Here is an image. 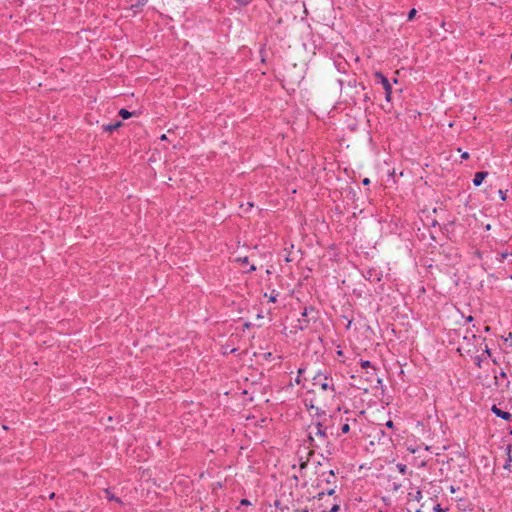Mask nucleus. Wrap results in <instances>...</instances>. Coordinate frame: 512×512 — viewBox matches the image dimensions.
I'll list each match as a JSON object with an SVG mask.
<instances>
[{
    "mask_svg": "<svg viewBox=\"0 0 512 512\" xmlns=\"http://www.w3.org/2000/svg\"><path fill=\"white\" fill-rule=\"evenodd\" d=\"M434 512H444V510L441 508V505H440V504H437V505L434 507Z\"/></svg>",
    "mask_w": 512,
    "mask_h": 512,
    "instance_id": "aec40b11",
    "label": "nucleus"
},
{
    "mask_svg": "<svg viewBox=\"0 0 512 512\" xmlns=\"http://www.w3.org/2000/svg\"><path fill=\"white\" fill-rule=\"evenodd\" d=\"M295 381H296V383H297V384H299V383H300V378H299V376L296 378V380H295Z\"/></svg>",
    "mask_w": 512,
    "mask_h": 512,
    "instance_id": "4c0bfd02",
    "label": "nucleus"
},
{
    "mask_svg": "<svg viewBox=\"0 0 512 512\" xmlns=\"http://www.w3.org/2000/svg\"><path fill=\"white\" fill-rule=\"evenodd\" d=\"M368 280H371V271H368V277H366Z\"/></svg>",
    "mask_w": 512,
    "mask_h": 512,
    "instance_id": "c9c22d12",
    "label": "nucleus"
},
{
    "mask_svg": "<svg viewBox=\"0 0 512 512\" xmlns=\"http://www.w3.org/2000/svg\"><path fill=\"white\" fill-rule=\"evenodd\" d=\"M121 124H122V123H121L120 121H118V122H116V123H114V124L104 125V126H103V129H104L105 131H109V132H111V131H113V130H115V129L119 128V127L121 126Z\"/></svg>",
    "mask_w": 512,
    "mask_h": 512,
    "instance_id": "1a4fd4ad",
    "label": "nucleus"
},
{
    "mask_svg": "<svg viewBox=\"0 0 512 512\" xmlns=\"http://www.w3.org/2000/svg\"><path fill=\"white\" fill-rule=\"evenodd\" d=\"M307 466V463H301L300 467L301 469H304Z\"/></svg>",
    "mask_w": 512,
    "mask_h": 512,
    "instance_id": "473e14b6",
    "label": "nucleus"
},
{
    "mask_svg": "<svg viewBox=\"0 0 512 512\" xmlns=\"http://www.w3.org/2000/svg\"><path fill=\"white\" fill-rule=\"evenodd\" d=\"M237 2L243 4V5H246L248 4L251 0H236Z\"/></svg>",
    "mask_w": 512,
    "mask_h": 512,
    "instance_id": "393cba45",
    "label": "nucleus"
},
{
    "mask_svg": "<svg viewBox=\"0 0 512 512\" xmlns=\"http://www.w3.org/2000/svg\"><path fill=\"white\" fill-rule=\"evenodd\" d=\"M361 367L362 368H369L371 367V362L368 360H361Z\"/></svg>",
    "mask_w": 512,
    "mask_h": 512,
    "instance_id": "a211bd4d",
    "label": "nucleus"
},
{
    "mask_svg": "<svg viewBox=\"0 0 512 512\" xmlns=\"http://www.w3.org/2000/svg\"><path fill=\"white\" fill-rule=\"evenodd\" d=\"M368 280H371V271H368V277H366Z\"/></svg>",
    "mask_w": 512,
    "mask_h": 512,
    "instance_id": "f704fd0d",
    "label": "nucleus"
},
{
    "mask_svg": "<svg viewBox=\"0 0 512 512\" xmlns=\"http://www.w3.org/2000/svg\"><path fill=\"white\" fill-rule=\"evenodd\" d=\"M374 77H375L376 81L381 83V85L383 86V89L385 90V98H386V100L390 101L391 100V95H392V86H391L389 80L380 71H376L374 73Z\"/></svg>",
    "mask_w": 512,
    "mask_h": 512,
    "instance_id": "20e7f679",
    "label": "nucleus"
},
{
    "mask_svg": "<svg viewBox=\"0 0 512 512\" xmlns=\"http://www.w3.org/2000/svg\"><path fill=\"white\" fill-rule=\"evenodd\" d=\"M336 476L333 470L321 472L316 479V487L320 490L315 498L322 500L324 496H332L336 491Z\"/></svg>",
    "mask_w": 512,
    "mask_h": 512,
    "instance_id": "f03ea898",
    "label": "nucleus"
},
{
    "mask_svg": "<svg viewBox=\"0 0 512 512\" xmlns=\"http://www.w3.org/2000/svg\"><path fill=\"white\" fill-rule=\"evenodd\" d=\"M349 431H350V426H349V424H348V423L343 424V425H342V427H341V432H342L343 434H346V433H348Z\"/></svg>",
    "mask_w": 512,
    "mask_h": 512,
    "instance_id": "f3484780",
    "label": "nucleus"
},
{
    "mask_svg": "<svg viewBox=\"0 0 512 512\" xmlns=\"http://www.w3.org/2000/svg\"><path fill=\"white\" fill-rule=\"evenodd\" d=\"M250 504H251L250 501L247 500V499H242L241 500V505H250Z\"/></svg>",
    "mask_w": 512,
    "mask_h": 512,
    "instance_id": "b1692460",
    "label": "nucleus"
},
{
    "mask_svg": "<svg viewBox=\"0 0 512 512\" xmlns=\"http://www.w3.org/2000/svg\"><path fill=\"white\" fill-rule=\"evenodd\" d=\"M340 510V506L338 503H334L329 509H324L323 512H338Z\"/></svg>",
    "mask_w": 512,
    "mask_h": 512,
    "instance_id": "ddd939ff",
    "label": "nucleus"
},
{
    "mask_svg": "<svg viewBox=\"0 0 512 512\" xmlns=\"http://www.w3.org/2000/svg\"><path fill=\"white\" fill-rule=\"evenodd\" d=\"M368 280H371V271H368V277H366Z\"/></svg>",
    "mask_w": 512,
    "mask_h": 512,
    "instance_id": "72a5a7b5",
    "label": "nucleus"
},
{
    "mask_svg": "<svg viewBox=\"0 0 512 512\" xmlns=\"http://www.w3.org/2000/svg\"><path fill=\"white\" fill-rule=\"evenodd\" d=\"M475 360H476V364L480 367V365H481V361L483 360L482 356H477V357L475 358Z\"/></svg>",
    "mask_w": 512,
    "mask_h": 512,
    "instance_id": "412c9836",
    "label": "nucleus"
},
{
    "mask_svg": "<svg viewBox=\"0 0 512 512\" xmlns=\"http://www.w3.org/2000/svg\"><path fill=\"white\" fill-rule=\"evenodd\" d=\"M147 4V0H136V3L132 5V8H140Z\"/></svg>",
    "mask_w": 512,
    "mask_h": 512,
    "instance_id": "2eb2a0df",
    "label": "nucleus"
},
{
    "mask_svg": "<svg viewBox=\"0 0 512 512\" xmlns=\"http://www.w3.org/2000/svg\"><path fill=\"white\" fill-rule=\"evenodd\" d=\"M491 411L495 416H497L503 420L510 421L512 419L511 413L501 410L496 405L492 406Z\"/></svg>",
    "mask_w": 512,
    "mask_h": 512,
    "instance_id": "39448f33",
    "label": "nucleus"
},
{
    "mask_svg": "<svg viewBox=\"0 0 512 512\" xmlns=\"http://www.w3.org/2000/svg\"><path fill=\"white\" fill-rule=\"evenodd\" d=\"M312 380L313 385L319 386L323 391L331 390L332 392H335V386L328 373L319 371L316 373Z\"/></svg>",
    "mask_w": 512,
    "mask_h": 512,
    "instance_id": "7ed1b4c3",
    "label": "nucleus"
},
{
    "mask_svg": "<svg viewBox=\"0 0 512 512\" xmlns=\"http://www.w3.org/2000/svg\"><path fill=\"white\" fill-rule=\"evenodd\" d=\"M119 115L123 118V119H128L132 116V113L129 112L128 110L122 108L120 109L119 111Z\"/></svg>",
    "mask_w": 512,
    "mask_h": 512,
    "instance_id": "9b49d317",
    "label": "nucleus"
},
{
    "mask_svg": "<svg viewBox=\"0 0 512 512\" xmlns=\"http://www.w3.org/2000/svg\"><path fill=\"white\" fill-rule=\"evenodd\" d=\"M242 263H248V257L239 258Z\"/></svg>",
    "mask_w": 512,
    "mask_h": 512,
    "instance_id": "bb28decb",
    "label": "nucleus"
},
{
    "mask_svg": "<svg viewBox=\"0 0 512 512\" xmlns=\"http://www.w3.org/2000/svg\"><path fill=\"white\" fill-rule=\"evenodd\" d=\"M498 194L502 201L506 200V192H504L503 190L500 189V190H498Z\"/></svg>",
    "mask_w": 512,
    "mask_h": 512,
    "instance_id": "6ab92c4d",
    "label": "nucleus"
},
{
    "mask_svg": "<svg viewBox=\"0 0 512 512\" xmlns=\"http://www.w3.org/2000/svg\"><path fill=\"white\" fill-rule=\"evenodd\" d=\"M54 496H55V494H54V493H52V494L50 495V498L52 499V498H54Z\"/></svg>",
    "mask_w": 512,
    "mask_h": 512,
    "instance_id": "c03bdc74",
    "label": "nucleus"
},
{
    "mask_svg": "<svg viewBox=\"0 0 512 512\" xmlns=\"http://www.w3.org/2000/svg\"><path fill=\"white\" fill-rule=\"evenodd\" d=\"M255 270H256V267H255L254 265H252V266L250 267V271H255Z\"/></svg>",
    "mask_w": 512,
    "mask_h": 512,
    "instance_id": "e433bc0d",
    "label": "nucleus"
},
{
    "mask_svg": "<svg viewBox=\"0 0 512 512\" xmlns=\"http://www.w3.org/2000/svg\"><path fill=\"white\" fill-rule=\"evenodd\" d=\"M421 496V492L418 491L417 494H416V497H420Z\"/></svg>",
    "mask_w": 512,
    "mask_h": 512,
    "instance_id": "58836bf2",
    "label": "nucleus"
},
{
    "mask_svg": "<svg viewBox=\"0 0 512 512\" xmlns=\"http://www.w3.org/2000/svg\"><path fill=\"white\" fill-rule=\"evenodd\" d=\"M279 295V292L276 290H272L269 295V301L272 303H275L277 301V297Z\"/></svg>",
    "mask_w": 512,
    "mask_h": 512,
    "instance_id": "f8f14e48",
    "label": "nucleus"
},
{
    "mask_svg": "<svg viewBox=\"0 0 512 512\" xmlns=\"http://www.w3.org/2000/svg\"><path fill=\"white\" fill-rule=\"evenodd\" d=\"M161 139H162V140H165V139H166V135H164V134H163V135L161 136Z\"/></svg>",
    "mask_w": 512,
    "mask_h": 512,
    "instance_id": "a19ab883",
    "label": "nucleus"
},
{
    "mask_svg": "<svg viewBox=\"0 0 512 512\" xmlns=\"http://www.w3.org/2000/svg\"><path fill=\"white\" fill-rule=\"evenodd\" d=\"M511 446L509 445L507 447V459L505 461V464L503 465V468L506 469V470H511V462H512V458H511Z\"/></svg>",
    "mask_w": 512,
    "mask_h": 512,
    "instance_id": "6e6552de",
    "label": "nucleus"
},
{
    "mask_svg": "<svg viewBox=\"0 0 512 512\" xmlns=\"http://www.w3.org/2000/svg\"><path fill=\"white\" fill-rule=\"evenodd\" d=\"M490 330V327L489 326H486L485 327V331H489Z\"/></svg>",
    "mask_w": 512,
    "mask_h": 512,
    "instance_id": "79ce46f5",
    "label": "nucleus"
},
{
    "mask_svg": "<svg viewBox=\"0 0 512 512\" xmlns=\"http://www.w3.org/2000/svg\"><path fill=\"white\" fill-rule=\"evenodd\" d=\"M304 370H305L304 368H299L298 369V375L300 376L304 372Z\"/></svg>",
    "mask_w": 512,
    "mask_h": 512,
    "instance_id": "2f4dec72",
    "label": "nucleus"
},
{
    "mask_svg": "<svg viewBox=\"0 0 512 512\" xmlns=\"http://www.w3.org/2000/svg\"><path fill=\"white\" fill-rule=\"evenodd\" d=\"M466 321H467V322H472V321H473V317H472L471 315H470V316H468V317L466 318Z\"/></svg>",
    "mask_w": 512,
    "mask_h": 512,
    "instance_id": "7c9ffc66",
    "label": "nucleus"
},
{
    "mask_svg": "<svg viewBox=\"0 0 512 512\" xmlns=\"http://www.w3.org/2000/svg\"><path fill=\"white\" fill-rule=\"evenodd\" d=\"M421 496V492L418 491L417 494H416V497H420Z\"/></svg>",
    "mask_w": 512,
    "mask_h": 512,
    "instance_id": "ea45409f",
    "label": "nucleus"
},
{
    "mask_svg": "<svg viewBox=\"0 0 512 512\" xmlns=\"http://www.w3.org/2000/svg\"><path fill=\"white\" fill-rule=\"evenodd\" d=\"M493 363L494 364H498L497 360L496 359H493Z\"/></svg>",
    "mask_w": 512,
    "mask_h": 512,
    "instance_id": "37998d69",
    "label": "nucleus"
},
{
    "mask_svg": "<svg viewBox=\"0 0 512 512\" xmlns=\"http://www.w3.org/2000/svg\"><path fill=\"white\" fill-rule=\"evenodd\" d=\"M499 378H503V379L507 378V374H506V372L502 370L498 375L496 374V375L494 376V379H495V385H496V386H499V385H500V383H499Z\"/></svg>",
    "mask_w": 512,
    "mask_h": 512,
    "instance_id": "9d476101",
    "label": "nucleus"
},
{
    "mask_svg": "<svg viewBox=\"0 0 512 512\" xmlns=\"http://www.w3.org/2000/svg\"><path fill=\"white\" fill-rule=\"evenodd\" d=\"M393 426H394V423H393L392 420H389V421L386 422V427L393 428Z\"/></svg>",
    "mask_w": 512,
    "mask_h": 512,
    "instance_id": "5701e85b",
    "label": "nucleus"
},
{
    "mask_svg": "<svg viewBox=\"0 0 512 512\" xmlns=\"http://www.w3.org/2000/svg\"><path fill=\"white\" fill-rule=\"evenodd\" d=\"M416 14H417V10L415 8L411 9L407 16L408 21L413 20L414 17L416 16Z\"/></svg>",
    "mask_w": 512,
    "mask_h": 512,
    "instance_id": "dca6fc26",
    "label": "nucleus"
},
{
    "mask_svg": "<svg viewBox=\"0 0 512 512\" xmlns=\"http://www.w3.org/2000/svg\"><path fill=\"white\" fill-rule=\"evenodd\" d=\"M398 471L401 473V474H406L407 472V466L405 464H402V463H398L396 465Z\"/></svg>",
    "mask_w": 512,
    "mask_h": 512,
    "instance_id": "4468645a",
    "label": "nucleus"
},
{
    "mask_svg": "<svg viewBox=\"0 0 512 512\" xmlns=\"http://www.w3.org/2000/svg\"><path fill=\"white\" fill-rule=\"evenodd\" d=\"M461 158H462V159H464V160H467V159L469 158V153H468V152H466V151H465V152H463V153L461 154Z\"/></svg>",
    "mask_w": 512,
    "mask_h": 512,
    "instance_id": "4be33fe9",
    "label": "nucleus"
},
{
    "mask_svg": "<svg viewBox=\"0 0 512 512\" xmlns=\"http://www.w3.org/2000/svg\"><path fill=\"white\" fill-rule=\"evenodd\" d=\"M507 256H508V254H507V253H502V254H501V259H500V260H501V261H503Z\"/></svg>",
    "mask_w": 512,
    "mask_h": 512,
    "instance_id": "c756f323",
    "label": "nucleus"
},
{
    "mask_svg": "<svg viewBox=\"0 0 512 512\" xmlns=\"http://www.w3.org/2000/svg\"><path fill=\"white\" fill-rule=\"evenodd\" d=\"M309 428L308 440L310 447L314 449L326 448L327 454L331 455L332 445L328 439L327 428L321 422H317Z\"/></svg>",
    "mask_w": 512,
    "mask_h": 512,
    "instance_id": "f257e3e1",
    "label": "nucleus"
},
{
    "mask_svg": "<svg viewBox=\"0 0 512 512\" xmlns=\"http://www.w3.org/2000/svg\"><path fill=\"white\" fill-rule=\"evenodd\" d=\"M487 176H488V172H486V171L477 172L474 175L473 184L475 186H480Z\"/></svg>",
    "mask_w": 512,
    "mask_h": 512,
    "instance_id": "423d86ee",
    "label": "nucleus"
},
{
    "mask_svg": "<svg viewBox=\"0 0 512 512\" xmlns=\"http://www.w3.org/2000/svg\"><path fill=\"white\" fill-rule=\"evenodd\" d=\"M103 492L105 494V498L108 499L109 501H115L119 504H122L121 499L116 497L110 489H104Z\"/></svg>",
    "mask_w": 512,
    "mask_h": 512,
    "instance_id": "0eeeda50",
    "label": "nucleus"
},
{
    "mask_svg": "<svg viewBox=\"0 0 512 512\" xmlns=\"http://www.w3.org/2000/svg\"><path fill=\"white\" fill-rule=\"evenodd\" d=\"M484 353L487 354L488 356H490L491 352H490V349L488 348V346H486Z\"/></svg>",
    "mask_w": 512,
    "mask_h": 512,
    "instance_id": "cd10ccee",
    "label": "nucleus"
},
{
    "mask_svg": "<svg viewBox=\"0 0 512 512\" xmlns=\"http://www.w3.org/2000/svg\"><path fill=\"white\" fill-rule=\"evenodd\" d=\"M362 184L363 185H369L370 184V179L369 178L363 179Z\"/></svg>",
    "mask_w": 512,
    "mask_h": 512,
    "instance_id": "a878e982",
    "label": "nucleus"
},
{
    "mask_svg": "<svg viewBox=\"0 0 512 512\" xmlns=\"http://www.w3.org/2000/svg\"><path fill=\"white\" fill-rule=\"evenodd\" d=\"M504 387L506 390H508L510 388V381H506Z\"/></svg>",
    "mask_w": 512,
    "mask_h": 512,
    "instance_id": "c85d7f7f",
    "label": "nucleus"
}]
</instances>
